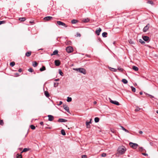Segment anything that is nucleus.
Returning a JSON list of instances; mask_svg holds the SVG:
<instances>
[{"instance_id": "obj_1", "label": "nucleus", "mask_w": 158, "mask_h": 158, "mask_svg": "<svg viewBox=\"0 0 158 158\" xmlns=\"http://www.w3.org/2000/svg\"><path fill=\"white\" fill-rule=\"evenodd\" d=\"M126 151V148L123 146H119L117 149V152L119 154L122 155L124 154Z\"/></svg>"}, {"instance_id": "obj_2", "label": "nucleus", "mask_w": 158, "mask_h": 158, "mask_svg": "<svg viewBox=\"0 0 158 158\" xmlns=\"http://www.w3.org/2000/svg\"><path fill=\"white\" fill-rule=\"evenodd\" d=\"M129 145L130 146L133 148L136 149L137 148L138 145L136 143H134L132 142H130L129 143Z\"/></svg>"}, {"instance_id": "obj_3", "label": "nucleus", "mask_w": 158, "mask_h": 158, "mask_svg": "<svg viewBox=\"0 0 158 158\" xmlns=\"http://www.w3.org/2000/svg\"><path fill=\"white\" fill-rule=\"evenodd\" d=\"M66 50L67 52L69 53L71 52L73 50V48L71 46L67 47Z\"/></svg>"}, {"instance_id": "obj_4", "label": "nucleus", "mask_w": 158, "mask_h": 158, "mask_svg": "<svg viewBox=\"0 0 158 158\" xmlns=\"http://www.w3.org/2000/svg\"><path fill=\"white\" fill-rule=\"evenodd\" d=\"M57 24L59 25L65 27H68V26L65 23L60 21H57Z\"/></svg>"}, {"instance_id": "obj_5", "label": "nucleus", "mask_w": 158, "mask_h": 158, "mask_svg": "<svg viewBox=\"0 0 158 158\" xmlns=\"http://www.w3.org/2000/svg\"><path fill=\"white\" fill-rule=\"evenodd\" d=\"M78 72L84 74H85L86 73V70L82 68H79Z\"/></svg>"}, {"instance_id": "obj_6", "label": "nucleus", "mask_w": 158, "mask_h": 158, "mask_svg": "<svg viewBox=\"0 0 158 158\" xmlns=\"http://www.w3.org/2000/svg\"><path fill=\"white\" fill-rule=\"evenodd\" d=\"M110 102L113 104L116 105H119V103L116 101L112 100L110 98H109Z\"/></svg>"}, {"instance_id": "obj_7", "label": "nucleus", "mask_w": 158, "mask_h": 158, "mask_svg": "<svg viewBox=\"0 0 158 158\" xmlns=\"http://www.w3.org/2000/svg\"><path fill=\"white\" fill-rule=\"evenodd\" d=\"M150 24L148 23L146 26H145L143 29V31L144 32H146L149 28Z\"/></svg>"}, {"instance_id": "obj_8", "label": "nucleus", "mask_w": 158, "mask_h": 158, "mask_svg": "<svg viewBox=\"0 0 158 158\" xmlns=\"http://www.w3.org/2000/svg\"><path fill=\"white\" fill-rule=\"evenodd\" d=\"M63 107L65 110H66L68 113H70L69 108L67 105L66 104H63Z\"/></svg>"}, {"instance_id": "obj_9", "label": "nucleus", "mask_w": 158, "mask_h": 158, "mask_svg": "<svg viewBox=\"0 0 158 158\" xmlns=\"http://www.w3.org/2000/svg\"><path fill=\"white\" fill-rule=\"evenodd\" d=\"M142 38L143 40L145 41H148L149 40V38L148 37L146 36H143Z\"/></svg>"}, {"instance_id": "obj_10", "label": "nucleus", "mask_w": 158, "mask_h": 158, "mask_svg": "<svg viewBox=\"0 0 158 158\" xmlns=\"http://www.w3.org/2000/svg\"><path fill=\"white\" fill-rule=\"evenodd\" d=\"M101 31V29L99 27L98 28V29L96 30L95 31V33L98 35H100V33Z\"/></svg>"}, {"instance_id": "obj_11", "label": "nucleus", "mask_w": 158, "mask_h": 158, "mask_svg": "<svg viewBox=\"0 0 158 158\" xmlns=\"http://www.w3.org/2000/svg\"><path fill=\"white\" fill-rule=\"evenodd\" d=\"M52 19V17L51 16H47L44 17V19L45 21H48Z\"/></svg>"}, {"instance_id": "obj_12", "label": "nucleus", "mask_w": 158, "mask_h": 158, "mask_svg": "<svg viewBox=\"0 0 158 158\" xmlns=\"http://www.w3.org/2000/svg\"><path fill=\"white\" fill-rule=\"evenodd\" d=\"M48 120L49 121H52L54 119V117L51 115H48Z\"/></svg>"}, {"instance_id": "obj_13", "label": "nucleus", "mask_w": 158, "mask_h": 158, "mask_svg": "<svg viewBox=\"0 0 158 158\" xmlns=\"http://www.w3.org/2000/svg\"><path fill=\"white\" fill-rule=\"evenodd\" d=\"M67 120L63 118H59L58 120L59 122L60 123L66 122H67Z\"/></svg>"}, {"instance_id": "obj_14", "label": "nucleus", "mask_w": 158, "mask_h": 158, "mask_svg": "<svg viewBox=\"0 0 158 158\" xmlns=\"http://www.w3.org/2000/svg\"><path fill=\"white\" fill-rule=\"evenodd\" d=\"M55 64L56 66H59L60 64V62L58 60H55Z\"/></svg>"}, {"instance_id": "obj_15", "label": "nucleus", "mask_w": 158, "mask_h": 158, "mask_svg": "<svg viewBox=\"0 0 158 158\" xmlns=\"http://www.w3.org/2000/svg\"><path fill=\"white\" fill-rule=\"evenodd\" d=\"M82 21L84 23H87L89 21V19L88 18L83 19Z\"/></svg>"}, {"instance_id": "obj_16", "label": "nucleus", "mask_w": 158, "mask_h": 158, "mask_svg": "<svg viewBox=\"0 0 158 158\" xmlns=\"http://www.w3.org/2000/svg\"><path fill=\"white\" fill-rule=\"evenodd\" d=\"M58 51L57 50H56L54 51H53V53L51 54V55H56L58 54Z\"/></svg>"}, {"instance_id": "obj_17", "label": "nucleus", "mask_w": 158, "mask_h": 158, "mask_svg": "<svg viewBox=\"0 0 158 158\" xmlns=\"http://www.w3.org/2000/svg\"><path fill=\"white\" fill-rule=\"evenodd\" d=\"M139 151L140 152H143L145 150V149L142 147H139L138 148Z\"/></svg>"}, {"instance_id": "obj_18", "label": "nucleus", "mask_w": 158, "mask_h": 158, "mask_svg": "<svg viewBox=\"0 0 158 158\" xmlns=\"http://www.w3.org/2000/svg\"><path fill=\"white\" fill-rule=\"evenodd\" d=\"M132 69L135 71H137L139 69L137 67L135 66H133Z\"/></svg>"}, {"instance_id": "obj_19", "label": "nucleus", "mask_w": 158, "mask_h": 158, "mask_svg": "<svg viewBox=\"0 0 158 158\" xmlns=\"http://www.w3.org/2000/svg\"><path fill=\"white\" fill-rule=\"evenodd\" d=\"M109 69L111 71H113L114 72L117 71V69L114 68H112L110 67H108Z\"/></svg>"}, {"instance_id": "obj_20", "label": "nucleus", "mask_w": 158, "mask_h": 158, "mask_svg": "<svg viewBox=\"0 0 158 158\" xmlns=\"http://www.w3.org/2000/svg\"><path fill=\"white\" fill-rule=\"evenodd\" d=\"M31 52H28L26 53L25 55L26 56L29 57L31 55Z\"/></svg>"}, {"instance_id": "obj_21", "label": "nucleus", "mask_w": 158, "mask_h": 158, "mask_svg": "<svg viewBox=\"0 0 158 158\" xmlns=\"http://www.w3.org/2000/svg\"><path fill=\"white\" fill-rule=\"evenodd\" d=\"M107 33L106 32H104L102 33V36L104 37H107Z\"/></svg>"}, {"instance_id": "obj_22", "label": "nucleus", "mask_w": 158, "mask_h": 158, "mask_svg": "<svg viewBox=\"0 0 158 158\" xmlns=\"http://www.w3.org/2000/svg\"><path fill=\"white\" fill-rule=\"evenodd\" d=\"M19 20L21 21H24L26 20V19L24 17L20 18L19 19Z\"/></svg>"}, {"instance_id": "obj_23", "label": "nucleus", "mask_w": 158, "mask_h": 158, "mask_svg": "<svg viewBox=\"0 0 158 158\" xmlns=\"http://www.w3.org/2000/svg\"><path fill=\"white\" fill-rule=\"evenodd\" d=\"M99 121V118L98 117H95L94 118V121L95 123H98Z\"/></svg>"}, {"instance_id": "obj_24", "label": "nucleus", "mask_w": 158, "mask_h": 158, "mask_svg": "<svg viewBox=\"0 0 158 158\" xmlns=\"http://www.w3.org/2000/svg\"><path fill=\"white\" fill-rule=\"evenodd\" d=\"M122 81L123 83L125 84L127 83L128 82V81L127 80L125 79H123L122 80Z\"/></svg>"}, {"instance_id": "obj_25", "label": "nucleus", "mask_w": 158, "mask_h": 158, "mask_svg": "<svg viewBox=\"0 0 158 158\" xmlns=\"http://www.w3.org/2000/svg\"><path fill=\"white\" fill-rule=\"evenodd\" d=\"M77 22V20L76 19H73L71 21V23L72 24H75Z\"/></svg>"}, {"instance_id": "obj_26", "label": "nucleus", "mask_w": 158, "mask_h": 158, "mask_svg": "<svg viewBox=\"0 0 158 158\" xmlns=\"http://www.w3.org/2000/svg\"><path fill=\"white\" fill-rule=\"evenodd\" d=\"M85 123L87 128H90V124L88 123V121H86Z\"/></svg>"}, {"instance_id": "obj_27", "label": "nucleus", "mask_w": 158, "mask_h": 158, "mask_svg": "<svg viewBox=\"0 0 158 158\" xmlns=\"http://www.w3.org/2000/svg\"><path fill=\"white\" fill-rule=\"evenodd\" d=\"M61 133L63 135H65L66 133L64 130L62 129L61 131Z\"/></svg>"}, {"instance_id": "obj_28", "label": "nucleus", "mask_w": 158, "mask_h": 158, "mask_svg": "<svg viewBox=\"0 0 158 158\" xmlns=\"http://www.w3.org/2000/svg\"><path fill=\"white\" fill-rule=\"evenodd\" d=\"M46 69L45 67L44 66H43L41 68H40V70L41 71H43L45 70Z\"/></svg>"}, {"instance_id": "obj_29", "label": "nucleus", "mask_w": 158, "mask_h": 158, "mask_svg": "<svg viewBox=\"0 0 158 158\" xmlns=\"http://www.w3.org/2000/svg\"><path fill=\"white\" fill-rule=\"evenodd\" d=\"M45 95L47 97H49V95L48 92L47 91H45L44 92Z\"/></svg>"}, {"instance_id": "obj_30", "label": "nucleus", "mask_w": 158, "mask_h": 158, "mask_svg": "<svg viewBox=\"0 0 158 158\" xmlns=\"http://www.w3.org/2000/svg\"><path fill=\"white\" fill-rule=\"evenodd\" d=\"M139 42L141 43L142 44H144L145 43L144 41V40H142L140 39L139 40Z\"/></svg>"}, {"instance_id": "obj_31", "label": "nucleus", "mask_w": 158, "mask_h": 158, "mask_svg": "<svg viewBox=\"0 0 158 158\" xmlns=\"http://www.w3.org/2000/svg\"><path fill=\"white\" fill-rule=\"evenodd\" d=\"M72 98H71L69 97H67V101L68 102H70L72 101Z\"/></svg>"}, {"instance_id": "obj_32", "label": "nucleus", "mask_w": 158, "mask_h": 158, "mask_svg": "<svg viewBox=\"0 0 158 158\" xmlns=\"http://www.w3.org/2000/svg\"><path fill=\"white\" fill-rule=\"evenodd\" d=\"M28 150H29V149H28L27 148H24L23 149V151L21 152V153H22L23 152H27V151H28Z\"/></svg>"}, {"instance_id": "obj_33", "label": "nucleus", "mask_w": 158, "mask_h": 158, "mask_svg": "<svg viewBox=\"0 0 158 158\" xmlns=\"http://www.w3.org/2000/svg\"><path fill=\"white\" fill-rule=\"evenodd\" d=\"M59 85V83L57 82H54V87H57Z\"/></svg>"}, {"instance_id": "obj_34", "label": "nucleus", "mask_w": 158, "mask_h": 158, "mask_svg": "<svg viewBox=\"0 0 158 158\" xmlns=\"http://www.w3.org/2000/svg\"><path fill=\"white\" fill-rule=\"evenodd\" d=\"M30 127L31 128V129H32V130H34L35 128V127L33 125H31Z\"/></svg>"}, {"instance_id": "obj_35", "label": "nucleus", "mask_w": 158, "mask_h": 158, "mask_svg": "<svg viewBox=\"0 0 158 158\" xmlns=\"http://www.w3.org/2000/svg\"><path fill=\"white\" fill-rule=\"evenodd\" d=\"M15 64L14 62H12L10 63V65L12 67L14 66Z\"/></svg>"}, {"instance_id": "obj_36", "label": "nucleus", "mask_w": 158, "mask_h": 158, "mask_svg": "<svg viewBox=\"0 0 158 158\" xmlns=\"http://www.w3.org/2000/svg\"><path fill=\"white\" fill-rule=\"evenodd\" d=\"M38 64V63L36 62H35L34 63H33L32 65L34 67H35L37 66Z\"/></svg>"}, {"instance_id": "obj_37", "label": "nucleus", "mask_w": 158, "mask_h": 158, "mask_svg": "<svg viewBox=\"0 0 158 158\" xmlns=\"http://www.w3.org/2000/svg\"><path fill=\"white\" fill-rule=\"evenodd\" d=\"M130 44H134V42L131 40H128Z\"/></svg>"}, {"instance_id": "obj_38", "label": "nucleus", "mask_w": 158, "mask_h": 158, "mask_svg": "<svg viewBox=\"0 0 158 158\" xmlns=\"http://www.w3.org/2000/svg\"><path fill=\"white\" fill-rule=\"evenodd\" d=\"M131 88L132 91L134 92H135L136 90L135 88L133 86H131Z\"/></svg>"}, {"instance_id": "obj_39", "label": "nucleus", "mask_w": 158, "mask_h": 158, "mask_svg": "<svg viewBox=\"0 0 158 158\" xmlns=\"http://www.w3.org/2000/svg\"><path fill=\"white\" fill-rule=\"evenodd\" d=\"M147 3L150 4L152 5L153 4V2L152 1H149L147 2Z\"/></svg>"}, {"instance_id": "obj_40", "label": "nucleus", "mask_w": 158, "mask_h": 158, "mask_svg": "<svg viewBox=\"0 0 158 158\" xmlns=\"http://www.w3.org/2000/svg\"><path fill=\"white\" fill-rule=\"evenodd\" d=\"M16 157L17 158H22V155L18 154H17V156Z\"/></svg>"}, {"instance_id": "obj_41", "label": "nucleus", "mask_w": 158, "mask_h": 158, "mask_svg": "<svg viewBox=\"0 0 158 158\" xmlns=\"http://www.w3.org/2000/svg\"><path fill=\"white\" fill-rule=\"evenodd\" d=\"M4 123H3V120L0 119V125H3Z\"/></svg>"}, {"instance_id": "obj_42", "label": "nucleus", "mask_w": 158, "mask_h": 158, "mask_svg": "<svg viewBox=\"0 0 158 158\" xmlns=\"http://www.w3.org/2000/svg\"><path fill=\"white\" fill-rule=\"evenodd\" d=\"M106 153H103L101 155V156L103 157L106 156Z\"/></svg>"}, {"instance_id": "obj_43", "label": "nucleus", "mask_w": 158, "mask_h": 158, "mask_svg": "<svg viewBox=\"0 0 158 158\" xmlns=\"http://www.w3.org/2000/svg\"><path fill=\"white\" fill-rule=\"evenodd\" d=\"M28 71L30 72H32L33 70L32 68H30L28 69Z\"/></svg>"}, {"instance_id": "obj_44", "label": "nucleus", "mask_w": 158, "mask_h": 158, "mask_svg": "<svg viewBox=\"0 0 158 158\" xmlns=\"http://www.w3.org/2000/svg\"><path fill=\"white\" fill-rule=\"evenodd\" d=\"M59 73L61 75L63 76V73L60 70L59 71Z\"/></svg>"}, {"instance_id": "obj_45", "label": "nucleus", "mask_w": 158, "mask_h": 158, "mask_svg": "<svg viewBox=\"0 0 158 158\" xmlns=\"http://www.w3.org/2000/svg\"><path fill=\"white\" fill-rule=\"evenodd\" d=\"M79 69V68H73V70H75L77 72H78Z\"/></svg>"}, {"instance_id": "obj_46", "label": "nucleus", "mask_w": 158, "mask_h": 158, "mask_svg": "<svg viewBox=\"0 0 158 158\" xmlns=\"http://www.w3.org/2000/svg\"><path fill=\"white\" fill-rule=\"evenodd\" d=\"M5 23V21H0V25L4 23Z\"/></svg>"}, {"instance_id": "obj_47", "label": "nucleus", "mask_w": 158, "mask_h": 158, "mask_svg": "<svg viewBox=\"0 0 158 158\" xmlns=\"http://www.w3.org/2000/svg\"><path fill=\"white\" fill-rule=\"evenodd\" d=\"M118 70L120 71H122L123 70V69L120 67L118 68Z\"/></svg>"}, {"instance_id": "obj_48", "label": "nucleus", "mask_w": 158, "mask_h": 158, "mask_svg": "<svg viewBox=\"0 0 158 158\" xmlns=\"http://www.w3.org/2000/svg\"><path fill=\"white\" fill-rule=\"evenodd\" d=\"M140 110V109L139 107H137L135 109V111H139Z\"/></svg>"}, {"instance_id": "obj_49", "label": "nucleus", "mask_w": 158, "mask_h": 158, "mask_svg": "<svg viewBox=\"0 0 158 158\" xmlns=\"http://www.w3.org/2000/svg\"><path fill=\"white\" fill-rule=\"evenodd\" d=\"M87 156L86 155H83L82 156V158H87Z\"/></svg>"}, {"instance_id": "obj_50", "label": "nucleus", "mask_w": 158, "mask_h": 158, "mask_svg": "<svg viewBox=\"0 0 158 158\" xmlns=\"http://www.w3.org/2000/svg\"><path fill=\"white\" fill-rule=\"evenodd\" d=\"M62 104V101H60L59 103L58 104V105L60 106Z\"/></svg>"}, {"instance_id": "obj_51", "label": "nucleus", "mask_w": 158, "mask_h": 158, "mask_svg": "<svg viewBox=\"0 0 158 158\" xmlns=\"http://www.w3.org/2000/svg\"><path fill=\"white\" fill-rule=\"evenodd\" d=\"M142 154L144 156H148V154L147 153H142Z\"/></svg>"}, {"instance_id": "obj_52", "label": "nucleus", "mask_w": 158, "mask_h": 158, "mask_svg": "<svg viewBox=\"0 0 158 158\" xmlns=\"http://www.w3.org/2000/svg\"><path fill=\"white\" fill-rule=\"evenodd\" d=\"M77 36L80 37L81 36V35L79 33H77Z\"/></svg>"}, {"instance_id": "obj_53", "label": "nucleus", "mask_w": 158, "mask_h": 158, "mask_svg": "<svg viewBox=\"0 0 158 158\" xmlns=\"http://www.w3.org/2000/svg\"><path fill=\"white\" fill-rule=\"evenodd\" d=\"M147 94L149 96H150L151 97V98H154V97L152 95H150L149 94Z\"/></svg>"}, {"instance_id": "obj_54", "label": "nucleus", "mask_w": 158, "mask_h": 158, "mask_svg": "<svg viewBox=\"0 0 158 158\" xmlns=\"http://www.w3.org/2000/svg\"><path fill=\"white\" fill-rule=\"evenodd\" d=\"M91 120H92V119L91 118L90 119V121H89V122H88V123L89 124H90L91 123Z\"/></svg>"}, {"instance_id": "obj_55", "label": "nucleus", "mask_w": 158, "mask_h": 158, "mask_svg": "<svg viewBox=\"0 0 158 158\" xmlns=\"http://www.w3.org/2000/svg\"><path fill=\"white\" fill-rule=\"evenodd\" d=\"M121 127V128L123 130L124 129H125V128L122 126H120Z\"/></svg>"}, {"instance_id": "obj_56", "label": "nucleus", "mask_w": 158, "mask_h": 158, "mask_svg": "<svg viewBox=\"0 0 158 158\" xmlns=\"http://www.w3.org/2000/svg\"><path fill=\"white\" fill-rule=\"evenodd\" d=\"M18 71L19 72H21L22 71V69H19V70H18Z\"/></svg>"}, {"instance_id": "obj_57", "label": "nucleus", "mask_w": 158, "mask_h": 158, "mask_svg": "<svg viewBox=\"0 0 158 158\" xmlns=\"http://www.w3.org/2000/svg\"><path fill=\"white\" fill-rule=\"evenodd\" d=\"M143 132L142 131H139V133H140V134H142L143 133Z\"/></svg>"}, {"instance_id": "obj_58", "label": "nucleus", "mask_w": 158, "mask_h": 158, "mask_svg": "<svg viewBox=\"0 0 158 158\" xmlns=\"http://www.w3.org/2000/svg\"><path fill=\"white\" fill-rule=\"evenodd\" d=\"M40 124L41 125H42L43 124V122H41L40 123Z\"/></svg>"}, {"instance_id": "obj_59", "label": "nucleus", "mask_w": 158, "mask_h": 158, "mask_svg": "<svg viewBox=\"0 0 158 158\" xmlns=\"http://www.w3.org/2000/svg\"><path fill=\"white\" fill-rule=\"evenodd\" d=\"M59 78L56 79L55 80V81H59Z\"/></svg>"}, {"instance_id": "obj_60", "label": "nucleus", "mask_w": 158, "mask_h": 158, "mask_svg": "<svg viewBox=\"0 0 158 158\" xmlns=\"http://www.w3.org/2000/svg\"><path fill=\"white\" fill-rule=\"evenodd\" d=\"M29 23H34V22L33 21H30Z\"/></svg>"}, {"instance_id": "obj_61", "label": "nucleus", "mask_w": 158, "mask_h": 158, "mask_svg": "<svg viewBox=\"0 0 158 158\" xmlns=\"http://www.w3.org/2000/svg\"><path fill=\"white\" fill-rule=\"evenodd\" d=\"M96 103H97V102L96 101H95L94 102V104H96Z\"/></svg>"}, {"instance_id": "obj_62", "label": "nucleus", "mask_w": 158, "mask_h": 158, "mask_svg": "<svg viewBox=\"0 0 158 158\" xmlns=\"http://www.w3.org/2000/svg\"><path fill=\"white\" fill-rule=\"evenodd\" d=\"M139 94H140V95H142V94H143V93L142 92H139Z\"/></svg>"}, {"instance_id": "obj_63", "label": "nucleus", "mask_w": 158, "mask_h": 158, "mask_svg": "<svg viewBox=\"0 0 158 158\" xmlns=\"http://www.w3.org/2000/svg\"><path fill=\"white\" fill-rule=\"evenodd\" d=\"M86 56H87L88 57H90V56H89V55H86Z\"/></svg>"}, {"instance_id": "obj_64", "label": "nucleus", "mask_w": 158, "mask_h": 158, "mask_svg": "<svg viewBox=\"0 0 158 158\" xmlns=\"http://www.w3.org/2000/svg\"><path fill=\"white\" fill-rule=\"evenodd\" d=\"M125 132H127V133H129V131L128 130H126Z\"/></svg>"}]
</instances>
